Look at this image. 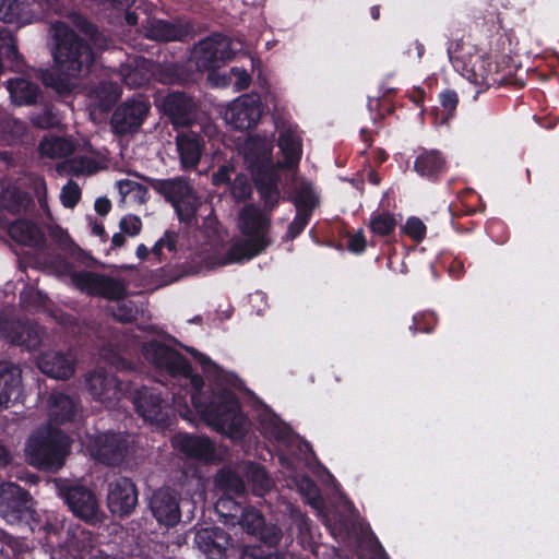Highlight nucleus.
I'll return each mask as SVG.
<instances>
[{"label": "nucleus", "instance_id": "f257e3e1", "mask_svg": "<svg viewBox=\"0 0 559 559\" xmlns=\"http://www.w3.org/2000/svg\"><path fill=\"white\" fill-rule=\"evenodd\" d=\"M143 356L156 368L171 376H181L191 386V403L204 421L215 430L230 437L239 438L245 427V417L231 392L213 395L210 404L201 401L200 392L204 381L200 376L191 374V369L183 356L159 342L146 343Z\"/></svg>", "mask_w": 559, "mask_h": 559}, {"label": "nucleus", "instance_id": "f03ea898", "mask_svg": "<svg viewBox=\"0 0 559 559\" xmlns=\"http://www.w3.org/2000/svg\"><path fill=\"white\" fill-rule=\"evenodd\" d=\"M50 35L57 68L44 73L43 81L59 94L70 93L78 86V79L88 73L93 52L66 22L51 23Z\"/></svg>", "mask_w": 559, "mask_h": 559}, {"label": "nucleus", "instance_id": "7ed1b4c3", "mask_svg": "<svg viewBox=\"0 0 559 559\" xmlns=\"http://www.w3.org/2000/svg\"><path fill=\"white\" fill-rule=\"evenodd\" d=\"M238 228L246 237L236 240L219 265L239 263L250 260L263 252L271 243V217L265 210L255 204L246 205L238 215Z\"/></svg>", "mask_w": 559, "mask_h": 559}, {"label": "nucleus", "instance_id": "20e7f679", "mask_svg": "<svg viewBox=\"0 0 559 559\" xmlns=\"http://www.w3.org/2000/svg\"><path fill=\"white\" fill-rule=\"evenodd\" d=\"M448 55L454 68L471 83L487 88L499 82L497 66L476 46L456 41L448 48Z\"/></svg>", "mask_w": 559, "mask_h": 559}, {"label": "nucleus", "instance_id": "39448f33", "mask_svg": "<svg viewBox=\"0 0 559 559\" xmlns=\"http://www.w3.org/2000/svg\"><path fill=\"white\" fill-rule=\"evenodd\" d=\"M70 451L69 438L50 426L38 429L28 440L25 453L29 464L58 471Z\"/></svg>", "mask_w": 559, "mask_h": 559}, {"label": "nucleus", "instance_id": "423d86ee", "mask_svg": "<svg viewBox=\"0 0 559 559\" xmlns=\"http://www.w3.org/2000/svg\"><path fill=\"white\" fill-rule=\"evenodd\" d=\"M231 41L215 34L201 40L192 51V59L200 70H212L231 58Z\"/></svg>", "mask_w": 559, "mask_h": 559}, {"label": "nucleus", "instance_id": "0eeeda50", "mask_svg": "<svg viewBox=\"0 0 559 559\" xmlns=\"http://www.w3.org/2000/svg\"><path fill=\"white\" fill-rule=\"evenodd\" d=\"M71 283L81 292L108 299H120L126 295L123 284L112 277L97 273L81 271L70 274Z\"/></svg>", "mask_w": 559, "mask_h": 559}, {"label": "nucleus", "instance_id": "6e6552de", "mask_svg": "<svg viewBox=\"0 0 559 559\" xmlns=\"http://www.w3.org/2000/svg\"><path fill=\"white\" fill-rule=\"evenodd\" d=\"M262 106L257 95H242L231 102L224 112L225 121L238 130H247L258 123Z\"/></svg>", "mask_w": 559, "mask_h": 559}, {"label": "nucleus", "instance_id": "1a4fd4ad", "mask_svg": "<svg viewBox=\"0 0 559 559\" xmlns=\"http://www.w3.org/2000/svg\"><path fill=\"white\" fill-rule=\"evenodd\" d=\"M61 492L74 515L91 523L102 521L103 513L93 491L82 485H73L61 489Z\"/></svg>", "mask_w": 559, "mask_h": 559}, {"label": "nucleus", "instance_id": "9d476101", "mask_svg": "<svg viewBox=\"0 0 559 559\" xmlns=\"http://www.w3.org/2000/svg\"><path fill=\"white\" fill-rule=\"evenodd\" d=\"M85 385L93 399L107 407L112 406L124 393V388L117 378L102 368L85 374Z\"/></svg>", "mask_w": 559, "mask_h": 559}, {"label": "nucleus", "instance_id": "9b49d317", "mask_svg": "<svg viewBox=\"0 0 559 559\" xmlns=\"http://www.w3.org/2000/svg\"><path fill=\"white\" fill-rule=\"evenodd\" d=\"M27 492L13 483L0 485V515L10 524L22 521L29 512Z\"/></svg>", "mask_w": 559, "mask_h": 559}, {"label": "nucleus", "instance_id": "f8f14e48", "mask_svg": "<svg viewBox=\"0 0 559 559\" xmlns=\"http://www.w3.org/2000/svg\"><path fill=\"white\" fill-rule=\"evenodd\" d=\"M150 110V104L143 97L127 100L117 107L111 117V128L116 133L126 134L135 131Z\"/></svg>", "mask_w": 559, "mask_h": 559}, {"label": "nucleus", "instance_id": "ddd939ff", "mask_svg": "<svg viewBox=\"0 0 559 559\" xmlns=\"http://www.w3.org/2000/svg\"><path fill=\"white\" fill-rule=\"evenodd\" d=\"M138 503L135 485L130 478L118 476L107 486V504L111 513L123 516L130 514Z\"/></svg>", "mask_w": 559, "mask_h": 559}, {"label": "nucleus", "instance_id": "4468645a", "mask_svg": "<svg viewBox=\"0 0 559 559\" xmlns=\"http://www.w3.org/2000/svg\"><path fill=\"white\" fill-rule=\"evenodd\" d=\"M160 106L164 114L178 127L191 126L198 118V103L181 92H174L165 96Z\"/></svg>", "mask_w": 559, "mask_h": 559}, {"label": "nucleus", "instance_id": "2eb2a0df", "mask_svg": "<svg viewBox=\"0 0 559 559\" xmlns=\"http://www.w3.org/2000/svg\"><path fill=\"white\" fill-rule=\"evenodd\" d=\"M193 543L209 559H224L231 546V538L221 527H201L195 531Z\"/></svg>", "mask_w": 559, "mask_h": 559}, {"label": "nucleus", "instance_id": "dca6fc26", "mask_svg": "<svg viewBox=\"0 0 559 559\" xmlns=\"http://www.w3.org/2000/svg\"><path fill=\"white\" fill-rule=\"evenodd\" d=\"M128 449V440L122 433H102L91 444L92 455L107 465L120 463Z\"/></svg>", "mask_w": 559, "mask_h": 559}, {"label": "nucleus", "instance_id": "f3484780", "mask_svg": "<svg viewBox=\"0 0 559 559\" xmlns=\"http://www.w3.org/2000/svg\"><path fill=\"white\" fill-rule=\"evenodd\" d=\"M133 404L138 414L151 424H164L167 419L166 402L155 389H138L133 394Z\"/></svg>", "mask_w": 559, "mask_h": 559}, {"label": "nucleus", "instance_id": "a211bd4d", "mask_svg": "<svg viewBox=\"0 0 559 559\" xmlns=\"http://www.w3.org/2000/svg\"><path fill=\"white\" fill-rule=\"evenodd\" d=\"M150 507L160 524L173 526L180 520L178 495L170 488L156 490L151 498Z\"/></svg>", "mask_w": 559, "mask_h": 559}, {"label": "nucleus", "instance_id": "6ab92c4d", "mask_svg": "<svg viewBox=\"0 0 559 559\" xmlns=\"http://www.w3.org/2000/svg\"><path fill=\"white\" fill-rule=\"evenodd\" d=\"M76 359L71 352L47 350L37 357V366L55 379H69L74 374Z\"/></svg>", "mask_w": 559, "mask_h": 559}, {"label": "nucleus", "instance_id": "aec40b11", "mask_svg": "<svg viewBox=\"0 0 559 559\" xmlns=\"http://www.w3.org/2000/svg\"><path fill=\"white\" fill-rule=\"evenodd\" d=\"M171 444L190 459L211 462L216 457L215 447L206 437L177 433L171 438Z\"/></svg>", "mask_w": 559, "mask_h": 559}, {"label": "nucleus", "instance_id": "412c9836", "mask_svg": "<svg viewBox=\"0 0 559 559\" xmlns=\"http://www.w3.org/2000/svg\"><path fill=\"white\" fill-rule=\"evenodd\" d=\"M272 142L266 138L251 136L242 145V154L252 174L274 168L271 162Z\"/></svg>", "mask_w": 559, "mask_h": 559}, {"label": "nucleus", "instance_id": "4be33fe9", "mask_svg": "<svg viewBox=\"0 0 559 559\" xmlns=\"http://www.w3.org/2000/svg\"><path fill=\"white\" fill-rule=\"evenodd\" d=\"M44 331L34 322L9 320L3 340L11 344L24 346L27 349L37 348L43 341Z\"/></svg>", "mask_w": 559, "mask_h": 559}, {"label": "nucleus", "instance_id": "5701e85b", "mask_svg": "<svg viewBox=\"0 0 559 559\" xmlns=\"http://www.w3.org/2000/svg\"><path fill=\"white\" fill-rule=\"evenodd\" d=\"M156 74V64L142 57L128 58L119 68V75L126 85L141 87Z\"/></svg>", "mask_w": 559, "mask_h": 559}, {"label": "nucleus", "instance_id": "b1692460", "mask_svg": "<svg viewBox=\"0 0 559 559\" xmlns=\"http://www.w3.org/2000/svg\"><path fill=\"white\" fill-rule=\"evenodd\" d=\"M278 147L284 160L277 163L278 168H294L299 164L302 153L301 138L293 126H284L280 130Z\"/></svg>", "mask_w": 559, "mask_h": 559}, {"label": "nucleus", "instance_id": "393cba45", "mask_svg": "<svg viewBox=\"0 0 559 559\" xmlns=\"http://www.w3.org/2000/svg\"><path fill=\"white\" fill-rule=\"evenodd\" d=\"M35 0H0V21L19 26L36 19Z\"/></svg>", "mask_w": 559, "mask_h": 559}, {"label": "nucleus", "instance_id": "a878e982", "mask_svg": "<svg viewBox=\"0 0 559 559\" xmlns=\"http://www.w3.org/2000/svg\"><path fill=\"white\" fill-rule=\"evenodd\" d=\"M79 413V402L61 392L51 393L48 400L50 423L63 424L73 420Z\"/></svg>", "mask_w": 559, "mask_h": 559}, {"label": "nucleus", "instance_id": "bb28decb", "mask_svg": "<svg viewBox=\"0 0 559 559\" xmlns=\"http://www.w3.org/2000/svg\"><path fill=\"white\" fill-rule=\"evenodd\" d=\"M21 370L19 367L0 362V408L8 407L13 397L21 392Z\"/></svg>", "mask_w": 559, "mask_h": 559}, {"label": "nucleus", "instance_id": "cd10ccee", "mask_svg": "<svg viewBox=\"0 0 559 559\" xmlns=\"http://www.w3.org/2000/svg\"><path fill=\"white\" fill-rule=\"evenodd\" d=\"M134 175L145 180L152 189L163 195L173 205L178 203L180 199L192 190L190 185L183 178L155 179L140 176L138 174Z\"/></svg>", "mask_w": 559, "mask_h": 559}, {"label": "nucleus", "instance_id": "c85d7f7f", "mask_svg": "<svg viewBox=\"0 0 559 559\" xmlns=\"http://www.w3.org/2000/svg\"><path fill=\"white\" fill-rule=\"evenodd\" d=\"M264 210L271 212L280 201L278 178L273 168L252 174Z\"/></svg>", "mask_w": 559, "mask_h": 559}, {"label": "nucleus", "instance_id": "c756f323", "mask_svg": "<svg viewBox=\"0 0 559 559\" xmlns=\"http://www.w3.org/2000/svg\"><path fill=\"white\" fill-rule=\"evenodd\" d=\"M176 142L181 165L185 168H194L203 151L201 138L194 132H183L177 135Z\"/></svg>", "mask_w": 559, "mask_h": 559}, {"label": "nucleus", "instance_id": "7c9ffc66", "mask_svg": "<svg viewBox=\"0 0 559 559\" xmlns=\"http://www.w3.org/2000/svg\"><path fill=\"white\" fill-rule=\"evenodd\" d=\"M7 90L16 105H33L41 97L37 84L24 78L11 79L7 82Z\"/></svg>", "mask_w": 559, "mask_h": 559}, {"label": "nucleus", "instance_id": "2f4dec72", "mask_svg": "<svg viewBox=\"0 0 559 559\" xmlns=\"http://www.w3.org/2000/svg\"><path fill=\"white\" fill-rule=\"evenodd\" d=\"M10 237L22 245L37 247L44 241V235L39 228L26 219H17L8 226Z\"/></svg>", "mask_w": 559, "mask_h": 559}, {"label": "nucleus", "instance_id": "473e14b6", "mask_svg": "<svg viewBox=\"0 0 559 559\" xmlns=\"http://www.w3.org/2000/svg\"><path fill=\"white\" fill-rule=\"evenodd\" d=\"M29 204L27 195L15 187L5 188L0 195V223L7 221V214H19Z\"/></svg>", "mask_w": 559, "mask_h": 559}, {"label": "nucleus", "instance_id": "72a5a7b5", "mask_svg": "<svg viewBox=\"0 0 559 559\" xmlns=\"http://www.w3.org/2000/svg\"><path fill=\"white\" fill-rule=\"evenodd\" d=\"M116 186L123 204L134 206L146 203L148 193L143 185L131 179H121L117 181Z\"/></svg>", "mask_w": 559, "mask_h": 559}, {"label": "nucleus", "instance_id": "f704fd0d", "mask_svg": "<svg viewBox=\"0 0 559 559\" xmlns=\"http://www.w3.org/2000/svg\"><path fill=\"white\" fill-rule=\"evenodd\" d=\"M99 163L91 156H75L58 165L57 170L62 175L86 176L96 173Z\"/></svg>", "mask_w": 559, "mask_h": 559}, {"label": "nucleus", "instance_id": "c9c22d12", "mask_svg": "<svg viewBox=\"0 0 559 559\" xmlns=\"http://www.w3.org/2000/svg\"><path fill=\"white\" fill-rule=\"evenodd\" d=\"M73 151L74 143L66 138L47 136L39 144L40 154L50 158H62Z\"/></svg>", "mask_w": 559, "mask_h": 559}, {"label": "nucleus", "instance_id": "e433bc0d", "mask_svg": "<svg viewBox=\"0 0 559 559\" xmlns=\"http://www.w3.org/2000/svg\"><path fill=\"white\" fill-rule=\"evenodd\" d=\"M181 34L180 28L164 20H151L145 26V36L155 40H175Z\"/></svg>", "mask_w": 559, "mask_h": 559}, {"label": "nucleus", "instance_id": "4c0bfd02", "mask_svg": "<svg viewBox=\"0 0 559 559\" xmlns=\"http://www.w3.org/2000/svg\"><path fill=\"white\" fill-rule=\"evenodd\" d=\"M415 170L425 177H433L443 168V159L437 151L420 154L414 165Z\"/></svg>", "mask_w": 559, "mask_h": 559}, {"label": "nucleus", "instance_id": "58836bf2", "mask_svg": "<svg viewBox=\"0 0 559 559\" xmlns=\"http://www.w3.org/2000/svg\"><path fill=\"white\" fill-rule=\"evenodd\" d=\"M68 547L81 558L93 551V536L90 532L81 527H74L69 531Z\"/></svg>", "mask_w": 559, "mask_h": 559}, {"label": "nucleus", "instance_id": "ea45409f", "mask_svg": "<svg viewBox=\"0 0 559 559\" xmlns=\"http://www.w3.org/2000/svg\"><path fill=\"white\" fill-rule=\"evenodd\" d=\"M200 205L201 201L192 189L173 206L175 207L180 222L191 225L195 221V214Z\"/></svg>", "mask_w": 559, "mask_h": 559}, {"label": "nucleus", "instance_id": "a19ab883", "mask_svg": "<svg viewBox=\"0 0 559 559\" xmlns=\"http://www.w3.org/2000/svg\"><path fill=\"white\" fill-rule=\"evenodd\" d=\"M2 57L19 67L21 56L17 51L16 41L11 32L4 27H0V75L4 72Z\"/></svg>", "mask_w": 559, "mask_h": 559}, {"label": "nucleus", "instance_id": "79ce46f5", "mask_svg": "<svg viewBox=\"0 0 559 559\" xmlns=\"http://www.w3.org/2000/svg\"><path fill=\"white\" fill-rule=\"evenodd\" d=\"M216 485L226 495L239 496L245 492L242 479L230 469H222L216 475Z\"/></svg>", "mask_w": 559, "mask_h": 559}, {"label": "nucleus", "instance_id": "37998d69", "mask_svg": "<svg viewBox=\"0 0 559 559\" xmlns=\"http://www.w3.org/2000/svg\"><path fill=\"white\" fill-rule=\"evenodd\" d=\"M98 100V106L103 109L110 107L121 95V90L117 83L103 82L94 91Z\"/></svg>", "mask_w": 559, "mask_h": 559}, {"label": "nucleus", "instance_id": "c03bdc74", "mask_svg": "<svg viewBox=\"0 0 559 559\" xmlns=\"http://www.w3.org/2000/svg\"><path fill=\"white\" fill-rule=\"evenodd\" d=\"M317 204V197L310 183L301 182L296 187L295 205L297 210L310 212Z\"/></svg>", "mask_w": 559, "mask_h": 559}, {"label": "nucleus", "instance_id": "a18cd8bd", "mask_svg": "<svg viewBox=\"0 0 559 559\" xmlns=\"http://www.w3.org/2000/svg\"><path fill=\"white\" fill-rule=\"evenodd\" d=\"M369 226L373 235L384 237L394 230L396 221L391 214L381 213L370 219Z\"/></svg>", "mask_w": 559, "mask_h": 559}, {"label": "nucleus", "instance_id": "49530a36", "mask_svg": "<svg viewBox=\"0 0 559 559\" xmlns=\"http://www.w3.org/2000/svg\"><path fill=\"white\" fill-rule=\"evenodd\" d=\"M264 523L262 514L254 508H247L242 510L239 524L248 533L255 535Z\"/></svg>", "mask_w": 559, "mask_h": 559}, {"label": "nucleus", "instance_id": "de8ad7c7", "mask_svg": "<svg viewBox=\"0 0 559 559\" xmlns=\"http://www.w3.org/2000/svg\"><path fill=\"white\" fill-rule=\"evenodd\" d=\"M248 479L253 485V490L257 495L262 496L271 487V480L267 477L264 468L257 465H249Z\"/></svg>", "mask_w": 559, "mask_h": 559}, {"label": "nucleus", "instance_id": "09e8293b", "mask_svg": "<svg viewBox=\"0 0 559 559\" xmlns=\"http://www.w3.org/2000/svg\"><path fill=\"white\" fill-rule=\"evenodd\" d=\"M47 228L49 237L61 250L74 252L75 246L67 230L55 224L48 225Z\"/></svg>", "mask_w": 559, "mask_h": 559}, {"label": "nucleus", "instance_id": "8fccbe9b", "mask_svg": "<svg viewBox=\"0 0 559 559\" xmlns=\"http://www.w3.org/2000/svg\"><path fill=\"white\" fill-rule=\"evenodd\" d=\"M81 199V188L73 180L68 181L61 189L60 200L63 206L72 209Z\"/></svg>", "mask_w": 559, "mask_h": 559}, {"label": "nucleus", "instance_id": "3c124183", "mask_svg": "<svg viewBox=\"0 0 559 559\" xmlns=\"http://www.w3.org/2000/svg\"><path fill=\"white\" fill-rule=\"evenodd\" d=\"M260 539L267 545L275 546L282 539V531L275 525H264L258 531Z\"/></svg>", "mask_w": 559, "mask_h": 559}, {"label": "nucleus", "instance_id": "603ef678", "mask_svg": "<svg viewBox=\"0 0 559 559\" xmlns=\"http://www.w3.org/2000/svg\"><path fill=\"white\" fill-rule=\"evenodd\" d=\"M231 193L238 200H245L251 194V185L246 176H237L231 186Z\"/></svg>", "mask_w": 559, "mask_h": 559}, {"label": "nucleus", "instance_id": "864d4df0", "mask_svg": "<svg viewBox=\"0 0 559 559\" xmlns=\"http://www.w3.org/2000/svg\"><path fill=\"white\" fill-rule=\"evenodd\" d=\"M310 212L304 210H297L296 217L288 227L287 237L295 238L299 235L308 224Z\"/></svg>", "mask_w": 559, "mask_h": 559}, {"label": "nucleus", "instance_id": "5fc2aeb1", "mask_svg": "<svg viewBox=\"0 0 559 559\" xmlns=\"http://www.w3.org/2000/svg\"><path fill=\"white\" fill-rule=\"evenodd\" d=\"M176 243L177 234L168 230L165 233L163 238L156 241L152 249V252L158 258H160L164 248H167L169 251H173L176 249Z\"/></svg>", "mask_w": 559, "mask_h": 559}, {"label": "nucleus", "instance_id": "6e6d98bb", "mask_svg": "<svg viewBox=\"0 0 559 559\" xmlns=\"http://www.w3.org/2000/svg\"><path fill=\"white\" fill-rule=\"evenodd\" d=\"M120 229L123 234H127L129 236H136L141 228H142V222L141 219L135 215H127L120 221Z\"/></svg>", "mask_w": 559, "mask_h": 559}, {"label": "nucleus", "instance_id": "4d7b16f0", "mask_svg": "<svg viewBox=\"0 0 559 559\" xmlns=\"http://www.w3.org/2000/svg\"><path fill=\"white\" fill-rule=\"evenodd\" d=\"M215 508L223 516L235 518L240 507L229 497H222L217 500Z\"/></svg>", "mask_w": 559, "mask_h": 559}, {"label": "nucleus", "instance_id": "13d9d810", "mask_svg": "<svg viewBox=\"0 0 559 559\" xmlns=\"http://www.w3.org/2000/svg\"><path fill=\"white\" fill-rule=\"evenodd\" d=\"M112 314L121 322H130L135 318V309L131 302L122 301L112 310Z\"/></svg>", "mask_w": 559, "mask_h": 559}, {"label": "nucleus", "instance_id": "bf43d9fd", "mask_svg": "<svg viewBox=\"0 0 559 559\" xmlns=\"http://www.w3.org/2000/svg\"><path fill=\"white\" fill-rule=\"evenodd\" d=\"M405 233L415 240H421L426 233V226L416 217L409 218L405 224Z\"/></svg>", "mask_w": 559, "mask_h": 559}, {"label": "nucleus", "instance_id": "052dcab7", "mask_svg": "<svg viewBox=\"0 0 559 559\" xmlns=\"http://www.w3.org/2000/svg\"><path fill=\"white\" fill-rule=\"evenodd\" d=\"M231 81L235 79L234 85L236 91H242L249 87L251 83V76L245 69L234 67L230 69Z\"/></svg>", "mask_w": 559, "mask_h": 559}, {"label": "nucleus", "instance_id": "680f3d73", "mask_svg": "<svg viewBox=\"0 0 559 559\" xmlns=\"http://www.w3.org/2000/svg\"><path fill=\"white\" fill-rule=\"evenodd\" d=\"M263 429L266 433L277 440L285 439L289 435L288 427L275 419H272L269 424H265Z\"/></svg>", "mask_w": 559, "mask_h": 559}, {"label": "nucleus", "instance_id": "e2e57ef3", "mask_svg": "<svg viewBox=\"0 0 559 559\" xmlns=\"http://www.w3.org/2000/svg\"><path fill=\"white\" fill-rule=\"evenodd\" d=\"M38 3L47 11L61 13L70 8L71 0H38Z\"/></svg>", "mask_w": 559, "mask_h": 559}, {"label": "nucleus", "instance_id": "0e129e2a", "mask_svg": "<svg viewBox=\"0 0 559 559\" xmlns=\"http://www.w3.org/2000/svg\"><path fill=\"white\" fill-rule=\"evenodd\" d=\"M440 102L442 107L451 114L457 105L459 98L454 91H445L440 94Z\"/></svg>", "mask_w": 559, "mask_h": 559}, {"label": "nucleus", "instance_id": "69168bd1", "mask_svg": "<svg viewBox=\"0 0 559 559\" xmlns=\"http://www.w3.org/2000/svg\"><path fill=\"white\" fill-rule=\"evenodd\" d=\"M266 550L261 546L243 547L240 559H265Z\"/></svg>", "mask_w": 559, "mask_h": 559}, {"label": "nucleus", "instance_id": "338daca9", "mask_svg": "<svg viewBox=\"0 0 559 559\" xmlns=\"http://www.w3.org/2000/svg\"><path fill=\"white\" fill-rule=\"evenodd\" d=\"M366 248V239L362 231H357L348 239V249L353 252H362Z\"/></svg>", "mask_w": 559, "mask_h": 559}, {"label": "nucleus", "instance_id": "774afa93", "mask_svg": "<svg viewBox=\"0 0 559 559\" xmlns=\"http://www.w3.org/2000/svg\"><path fill=\"white\" fill-rule=\"evenodd\" d=\"M32 121L39 128L46 129L55 124L56 119L49 110H45L43 114L33 116Z\"/></svg>", "mask_w": 559, "mask_h": 559}]
</instances>
